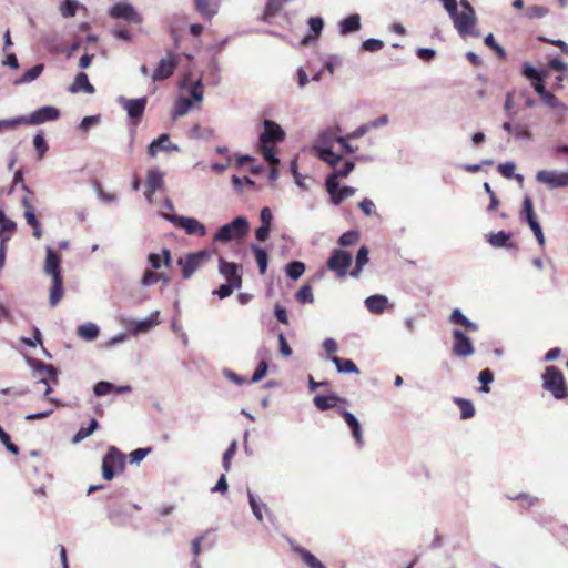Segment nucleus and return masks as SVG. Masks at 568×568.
Here are the masks:
<instances>
[{
  "instance_id": "nucleus-43",
  "label": "nucleus",
  "mask_w": 568,
  "mask_h": 568,
  "mask_svg": "<svg viewBox=\"0 0 568 568\" xmlns=\"http://www.w3.org/2000/svg\"><path fill=\"white\" fill-rule=\"evenodd\" d=\"M44 69L43 64H37L31 69L27 70L19 82H31L40 77Z\"/></svg>"
},
{
  "instance_id": "nucleus-62",
  "label": "nucleus",
  "mask_w": 568,
  "mask_h": 568,
  "mask_svg": "<svg viewBox=\"0 0 568 568\" xmlns=\"http://www.w3.org/2000/svg\"><path fill=\"white\" fill-rule=\"evenodd\" d=\"M151 452V448H138L130 453L131 463H140Z\"/></svg>"
},
{
  "instance_id": "nucleus-15",
  "label": "nucleus",
  "mask_w": 568,
  "mask_h": 568,
  "mask_svg": "<svg viewBox=\"0 0 568 568\" xmlns=\"http://www.w3.org/2000/svg\"><path fill=\"white\" fill-rule=\"evenodd\" d=\"M240 265L226 262L224 258H220V273L226 278L227 283L235 285V287H241L242 285V275L240 273Z\"/></svg>"
},
{
  "instance_id": "nucleus-50",
  "label": "nucleus",
  "mask_w": 568,
  "mask_h": 568,
  "mask_svg": "<svg viewBox=\"0 0 568 568\" xmlns=\"http://www.w3.org/2000/svg\"><path fill=\"white\" fill-rule=\"evenodd\" d=\"M261 150L264 159L272 165H276L280 163V160L275 155V150L273 146H268V144L261 143Z\"/></svg>"
},
{
  "instance_id": "nucleus-47",
  "label": "nucleus",
  "mask_w": 568,
  "mask_h": 568,
  "mask_svg": "<svg viewBox=\"0 0 568 568\" xmlns=\"http://www.w3.org/2000/svg\"><path fill=\"white\" fill-rule=\"evenodd\" d=\"M26 122V116H18L14 119L0 120V132L4 130H14Z\"/></svg>"
},
{
  "instance_id": "nucleus-2",
  "label": "nucleus",
  "mask_w": 568,
  "mask_h": 568,
  "mask_svg": "<svg viewBox=\"0 0 568 568\" xmlns=\"http://www.w3.org/2000/svg\"><path fill=\"white\" fill-rule=\"evenodd\" d=\"M248 222L244 216L235 217L231 223L221 226L213 236L214 242L240 240L248 232Z\"/></svg>"
},
{
  "instance_id": "nucleus-1",
  "label": "nucleus",
  "mask_w": 568,
  "mask_h": 568,
  "mask_svg": "<svg viewBox=\"0 0 568 568\" xmlns=\"http://www.w3.org/2000/svg\"><path fill=\"white\" fill-rule=\"evenodd\" d=\"M542 387L550 392L556 399L568 397V386L562 372L556 366H547L542 374Z\"/></svg>"
},
{
  "instance_id": "nucleus-51",
  "label": "nucleus",
  "mask_w": 568,
  "mask_h": 568,
  "mask_svg": "<svg viewBox=\"0 0 568 568\" xmlns=\"http://www.w3.org/2000/svg\"><path fill=\"white\" fill-rule=\"evenodd\" d=\"M523 74L530 79V80H537L539 78H545L547 75V72L545 71H538L532 65L526 63L523 68Z\"/></svg>"
},
{
  "instance_id": "nucleus-7",
  "label": "nucleus",
  "mask_w": 568,
  "mask_h": 568,
  "mask_svg": "<svg viewBox=\"0 0 568 568\" xmlns=\"http://www.w3.org/2000/svg\"><path fill=\"white\" fill-rule=\"evenodd\" d=\"M176 227L185 231L189 235L205 236L206 227L199 220L189 216L170 215L168 216Z\"/></svg>"
},
{
  "instance_id": "nucleus-35",
  "label": "nucleus",
  "mask_w": 568,
  "mask_h": 568,
  "mask_svg": "<svg viewBox=\"0 0 568 568\" xmlns=\"http://www.w3.org/2000/svg\"><path fill=\"white\" fill-rule=\"evenodd\" d=\"M305 271V265L302 262L294 261L287 264L286 266V274L292 280H297L303 275Z\"/></svg>"
},
{
  "instance_id": "nucleus-53",
  "label": "nucleus",
  "mask_w": 568,
  "mask_h": 568,
  "mask_svg": "<svg viewBox=\"0 0 568 568\" xmlns=\"http://www.w3.org/2000/svg\"><path fill=\"white\" fill-rule=\"evenodd\" d=\"M162 274H158L151 270H146L142 276L141 284L143 286H151L161 281Z\"/></svg>"
},
{
  "instance_id": "nucleus-21",
  "label": "nucleus",
  "mask_w": 568,
  "mask_h": 568,
  "mask_svg": "<svg viewBox=\"0 0 568 568\" xmlns=\"http://www.w3.org/2000/svg\"><path fill=\"white\" fill-rule=\"evenodd\" d=\"M341 415L343 416L347 426L351 428L352 435L355 438L356 443L358 445H363V434L361 429V424L357 420V418L352 413L345 409H341Z\"/></svg>"
},
{
  "instance_id": "nucleus-3",
  "label": "nucleus",
  "mask_w": 568,
  "mask_h": 568,
  "mask_svg": "<svg viewBox=\"0 0 568 568\" xmlns=\"http://www.w3.org/2000/svg\"><path fill=\"white\" fill-rule=\"evenodd\" d=\"M125 455L114 446L108 449L102 460V477L111 480L118 473L124 470Z\"/></svg>"
},
{
  "instance_id": "nucleus-27",
  "label": "nucleus",
  "mask_w": 568,
  "mask_h": 568,
  "mask_svg": "<svg viewBox=\"0 0 568 568\" xmlns=\"http://www.w3.org/2000/svg\"><path fill=\"white\" fill-rule=\"evenodd\" d=\"M449 322L454 325L463 326L467 332L474 333L478 329L477 325L470 322L458 308H455L450 316Z\"/></svg>"
},
{
  "instance_id": "nucleus-36",
  "label": "nucleus",
  "mask_w": 568,
  "mask_h": 568,
  "mask_svg": "<svg viewBox=\"0 0 568 568\" xmlns=\"http://www.w3.org/2000/svg\"><path fill=\"white\" fill-rule=\"evenodd\" d=\"M191 106H192L191 99L180 98L174 105V111H173L174 118L183 116L184 114H186L189 112Z\"/></svg>"
},
{
  "instance_id": "nucleus-22",
  "label": "nucleus",
  "mask_w": 568,
  "mask_h": 568,
  "mask_svg": "<svg viewBox=\"0 0 568 568\" xmlns=\"http://www.w3.org/2000/svg\"><path fill=\"white\" fill-rule=\"evenodd\" d=\"M146 106V98L128 100L124 104V109L126 110L130 118L139 120L144 113Z\"/></svg>"
},
{
  "instance_id": "nucleus-18",
  "label": "nucleus",
  "mask_w": 568,
  "mask_h": 568,
  "mask_svg": "<svg viewBox=\"0 0 568 568\" xmlns=\"http://www.w3.org/2000/svg\"><path fill=\"white\" fill-rule=\"evenodd\" d=\"M565 179V173H557L555 171L542 170L537 173V181L549 184L551 187L568 186V182Z\"/></svg>"
},
{
  "instance_id": "nucleus-10",
  "label": "nucleus",
  "mask_w": 568,
  "mask_h": 568,
  "mask_svg": "<svg viewBox=\"0 0 568 568\" xmlns=\"http://www.w3.org/2000/svg\"><path fill=\"white\" fill-rule=\"evenodd\" d=\"M31 366L33 367L34 371L38 372V374L40 376V383H43L44 385H47V388L44 390V396L47 398H49V395L52 392V388L49 386V383L50 382H53V383L58 382V372H57V369L52 365L44 364L43 362H41L39 359H32L31 361Z\"/></svg>"
},
{
  "instance_id": "nucleus-38",
  "label": "nucleus",
  "mask_w": 568,
  "mask_h": 568,
  "mask_svg": "<svg viewBox=\"0 0 568 568\" xmlns=\"http://www.w3.org/2000/svg\"><path fill=\"white\" fill-rule=\"evenodd\" d=\"M79 8V3L75 0H64L60 6V12L64 18L74 17L77 10Z\"/></svg>"
},
{
  "instance_id": "nucleus-13",
  "label": "nucleus",
  "mask_w": 568,
  "mask_h": 568,
  "mask_svg": "<svg viewBox=\"0 0 568 568\" xmlns=\"http://www.w3.org/2000/svg\"><path fill=\"white\" fill-rule=\"evenodd\" d=\"M285 138L283 129L271 120L264 121V131L260 136V143L268 144L282 142Z\"/></svg>"
},
{
  "instance_id": "nucleus-17",
  "label": "nucleus",
  "mask_w": 568,
  "mask_h": 568,
  "mask_svg": "<svg viewBox=\"0 0 568 568\" xmlns=\"http://www.w3.org/2000/svg\"><path fill=\"white\" fill-rule=\"evenodd\" d=\"M21 204L24 207L23 215L26 217L27 223L33 227V235L37 239H40L41 237V225L36 216L34 207H33L31 201L27 196H23L21 200Z\"/></svg>"
},
{
  "instance_id": "nucleus-5",
  "label": "nucleus",
  "mask_w": 568,
  "mask_h": 568,
  "mask_svg": "<svg viewBox=\"0 0 568 568\" xmlns=\"http://www.w3.org/2000/svg\"><path fill=\"white\" fill-rule=\"evenodd\" d=\"M449 16L454 21L455 28L462 37H478V34H474V27L476 22L474 10H458V8H456L455 12L449 13Z\"/></svg>"
},
{
  "instance_id": "nucleus-63",
  "label": "nucleus",
  "mask_w": 568,
  "mask_h": 568,
  "mask_svg": "<svg viewBox=\"0 0 568 568\" xmlns=\"http://www.w3.org/2000/svg\"><path fill=\"white\" fill-rule=\"evenodd\" d=\"M548 13V9L541 6H532L528 8L527 14L530 18H542Z\"/></svg>"
},
{
  "instance_id": "nucleus-14",
  "label": "nucleus",
  "mask_w": 568,
  "mask_h": 568,
  "mask_svg": "<svg viewBox=\"0 0 568 568\" xmlns=\"http://www.w3.org/2000/svg\"><path fill=\"white\" fill-rule=\"evenodd\" d=\"M110 16L115 19H123L132 23H141L142 18L135 9L128 3H116L110 9Z\"/></svg>"
},
{
  "instance_id": "nucleus-37",
  "label": "nucleus",
  "mask_w": 568,
  "mask_h": 568,
  "mask_svg": "<svg viewBox=\"0 0 568 568\" xmlns=\"http://www.w3.org/2000/svg\"><path fill=\"white\" fill-rule=\"evenodd\" d=\"M99 424L95 419H91L88 427H81L78 433L73 437V443H79L90 436L97 428Z\"/></svg>"
},
{
  "instance_id": "nucleus-8",
  "label": "nucleus",
  "mask_w": 568,
  "mask_h": 568,
  "mask_svg": "<svg viewBox=\"0 0 568 568\" xmlns=\"http://www.w3.org/2000/svg\"><path fill=\"white\" fill-rule=\"evenodd\" d=\"M326 190L331 196L332 203L341 204L344 200L355 194V189L351 186H339L336 174H331L326 179Z\"/></svg>"
},
{
  "instance_id": "nucleus-34",
  "label": "nucleus",
  "mask_w": 568,
  "mask_h": 568,
  "mask_svg": "<svg viewBox=\"0 0 568 568\" xmlns=\"http://www.w3.org/2000/svg\"><path fill=\"white\" fill-rule=\"evenodd\" d=\"M284 3V0H267L264 10V20L270 21L274 18L280 12Z\"/></svg>"
},
{
  "instance_id": "nucleus-28",
  "label": "nucleus",
  "mask_w": 568,
  "mask_h": 568,
  "mask_svg": "<svg viewBox=\"0 0 568 568\" xmlns=\"http://www.w3.org/2000/svg\"><path fill=\"white\" fill-rule=\"evenodd\" d=\"M361 29V18L359 14L354 13L345 18L339 23V32L345 36Z\"/></svg>"
},
{
  "instance_id": "nucleus-54",
  "label": "nucleus",
  "mask_w": 568,
  "mask_h": 568,
  "mask_svg": "<svg viewBox=\"0 0 568 568\" xmlns=\"http://www.w3.org/2000/svg\"><path fill=\"white\" fill-rule=\"evenodd\" d=\"M384 48V42L378 39H367L363 41L362 49L368 52H375Z\"/></svg>"
},
{
  "instance_id": "nucleus-24",
  "label": "nucleus",
  "mask_w": 568,
  "mask_h": 568,
  "mask_svg": "<svg viewBox=\"0 0 568 568\" xmlns=\"http://www.w3.org/2000/svg\"><path fill=\"white\" fill-rule=\"evenodd\" d=\"M163 185V174L155 170H150L146 175L145 195L151 197Z\"/></svg>"
},
{
  "instance_id": "nucleus-19",
  "label": "nucleus",
  "mask_w": 568,
  "mask_h": 568,
  "mask_svg": "<svg viewBox=\"0 0 568 568\" xmlns=\"http://www.w3.org/2000/svg\"><path fill=\"white\" fill-rule=\"evenodd\" d=\"M220 3L221 0H195V9L205 20H211L217 13Z\"/></svg>"
},
{
  "instance_id": "nucleus-39",
  "label": "nucleus",
  "mask_w": 568,
  "mask_h": 568,
  "mask_svg": "<svg viewBox=\"0 0 568 568\" xmlns=\"http://www.w3.org/2000/svg\"><path fill=\"white\" fill-rule=\"evenodd\" d=\"M478 379L481 383L479 390L488 393V385L494 382V373L489 368H486L479 373Z\"/></svg>"
},
{
  "instance_id": "nucleus-40",
  "label": "nucleus",
  "mask_w": 568,
  "mask_h": 568,
  "mask_svg": "<svg viewBox=\"0 0 568 568\" xmlns=\"http://www.w3.org/2000/svg\"><path fill=\"white\" fill-rule=\"evenodd\" d=\"M359 240V233L356 231H348L341 235L338 243L341 246L355 245Z\"/></svg>"
},
{
  "instance_id": "nucleus-49",
  "label": "nucleus",
  "mask_w": 568,
  "mask_h": 568,
  "mask_svg": "<svg viewBox=\"0 0 568 568\" xmlns=\"http://www.w3.org/2000/svg\"><path fill=\"white\" fill-rule=\"evenodd\" d=\"M248 499H250V505H251V508L253 510V514L255 515V517L262 521L263 519V513L262 510L263 509H267V506L265 504H258L256 498L254 497L253 494L248 493Z\"/></svg>"
},
{
  "instance_id": "nucleus-31",
  "label": "nucleus",
  "mask_w": 568,
  "mask_h": 568,
  "mask_svg": "<svg viewBox=\"0 0 568 568\" xmlns=\"http://www.w3.org/2000/svg\"><path fill=\"white\" fill-rule=\"evenodd\" d=\"M454 403L458 405L460 409V417L463 419H469L475 415V408L470 400L460 397H455Z\"/></svg>"
},
{
  "instance_id": "nucleus-30",
  "label": "nucleus",
  "mask_w": 568,
  "mask_h": 568,
  "mask_svg": "<svg viewBox=\"0 0 568 568\" xmlns=\"http://www.w3.org/2000/svg\"><path fill=\"white\" fill-rule=\"evenodd\" d=\"M252 251L255 256L256 264L258 266L260 273L265 274L268 265V255L266 251L257 245L252 246Z\"/></svg>"
},
{
  "instance_id": "nucleus-42",
  "label": "nucleus",
  "mask_w": 568,
  "mask_h": 568,
  "mask_svg": "<svg viewBox=\"0 0 568 568\" xmlns=\"http://www.w3.org/2000/svg\"><path fill=\"white\" fill-rule=\"evenodd\" d=\"M320 158L332 166H336L342 160V156L335 154L331 149L321 150Z\"/></svg>"
},
{
  "instance_id": "nucleus-59",
  "label": "nucleus",
  "mask_w": 568,
  "mask_h": 568,
  "mask_svg": "<svg viewBox=\"0 0 568 568\" xmlns=\"http://www.w3.org/2000/svg\"><path fill=\"white\" fill-rule=\"evenodd\" d=\"M113 388V385L109 382H99L95 384L94 386V394L97 396H104L106 394H109Z\"/></svg>"
},
{
  "instance_id": "nucleus-12",
  "label": "nucleus",
  "mask_w": 568,
  "mask_h": 568,
  "mask_svg": "<svg viewBox=\"0 0 568 568\" xmlns=\"http://www.w3.org/2000/svg\"><path fill=\"white\" fill-rule=\"evenodd\" d=\"M60 116V111L55 106L47 105L42 106L29 116H26L23 124H40L47 121H54Z\"/></svg>"
},
{
  "instance_id": "nucleus-48",
  "label": "nucleus",
  "mask_w": 568,
  "mask_h": 568,
  "mask_svg": "<svg viewBox=\"0 0 568 568\" xmlns=\"http://www.w3.org/2000/svg\"><path fill=\"white\" fill-rule=\"evenodd\" d=\"M516 165L514 163H505L499 164V173L507 179L516 178L520 183L523 182V176L517 174L515 175Z\"/></svg>"
},
{
  "instance_id": "nucleus-33",
  "label": "nucleus",
  "mask_w": 568,
  "mask_h": 568,
  "mask_svg": "<svg viewBox=\"0 0 568 568\" xmlns=\"http://www.w3.org/2000/svg\"><path fill=\"white\" fill-rule=\"evenodd\" d=\"M78 335L85 341H93L99 335V327L92 323L80 325L78 327Z\"/></svg>"
},
{
  "instance_id": "nucleus-26",
  "label": "nucleus",
  "mask_w": 568,
  "mask_h": 568,
  "mask_svg": "<svg viewBox=\"0 0 568 568\" xmlns=\"http://www.w3.org/2000/svg\"><path fill=\"white\" fill-rule=\"evenodd\" d=\"M63 281L62 275H55L54 278H52V284L50 287V297L49 302L52 307L57 306L59 302L63 297Z\"/></svg>"
},
{
  "instance_id": "nucleus-60",
  "label": "nucleus",
  "mask_w": 568,
  "mask_h": 568,
  "mask_svg": "<svg viewBox=\"0 0 568 568\" xmlns=\"http://www.w3.org/2000/svg\"><path fill=\"white\" fill-rule=\"evenodd\" d=\"M354 169L353 161H346L342 168L335 169L332 174H336V180L341 178H346Z\"/></svg>"
},
{
  "instance_id": "nucleus-61",
  "label": "nucleus",
  "mask_w": 568,
  "mask_h": 568,
  "mask_svg": "<svg viewBox=\"0 0 568 568\" xmlns=\"http://www.w3.org/2000/svg\"><path fill=\"white\" fill-rule=\"evenodd\" d=\"M235 285L231 283L222 284L217 290L213 291V294L217 295L220 298H225L230 296L234 291Z\"/></svg>"
},
{
  "instance_id": "nucleus-55",
  "label": "nucleus",
  "mask_w": 568,
  "mask_h": 568,
  "mask_svg": "<svg viewBox=\"0 0 568 568\" xmlns=\"http://www.w3.org/2000/svg\"><path fill=\"white\" fill-rule=\"evenodd\" d=\"M267 369H268L267 363L265 361L260 362V364L257 365V367L252 376V382L256 383V382L262 381L266 376Z\"/></svg>"
},
{
  "instance_id": "nucleus-32",
  "label": "nucleus",
  "mask_w": 568,
  "mask_h": 568,
  "mask_svg": "<svg viewBox=\"0 0 568 568\" xmlns=\"http://www.w3.org/2000/svg\"><path fill=\"white\" fill-rule=\"evenodd\" d=\"M368 262V248L366 246H361L357 251L356 255V266L353 271H351V275L353 277H358L362 268Z\"/></svg>"
},
{
  "instance_id": "nucleus-16",
  "label": "nucleus",
  "mask_w": 568,
  "mask_h": 568,
  "mask_svg": "<svg viewBox=\"0 0 568 568\" xmlns=\"http://www.w3.org/2000/svg\"><path fill=\"white\" fill-rule=\"evenodd\" d=\"M313 403L318 410L324 412L331 408H336L339 405H346L347 400L336 394H329L326 396L316 395L313 399Z\"/></svg>"
},
{
  "instance_id": "nucleus-25",
  "label": "nucleus",
  "mask_w": 568,
  "mask_h": 568,
  "mask_svg": "<svg viewBox=\"0 0 568 568\" xmlns=\"http://www.w3.org/2000/svg\"><path fill=\"white\" fill-rule=\"evenodd\" d=\"M44 271L48 275H51L52 278H54L55 275H61L60 257L50 247L47 250Z\"/></svg>"
},
{
  "instance_id": "nucleus-6",
  "label": "nucleus",
  "mask_w": 568,
  "mask_h": 568,
  "mask_svg": "<svg viewBox=\"0 0 568 568\" xmlns=\"http://www.w3.org/2000/svg\"><path fill=\"white\" fill-rule=\"evenodd\" d=\"M352 264L351 253L335 248L332 251L331 256L327 260V268L336 274L338 278L346 276L347 271Z\"/></svg>"
},
{
  "instance_id": "nucleus-44",
  "label": "nucleus",
  "mask_w": 568,
  "mask_h": 568,
  "mask_svg": "<svg viewBox=\"0 0 568 568\" xmlns=\"http://www.w3.org/2000/svg\"><path fill=\"white\" fill-rule=\"evenodd\" d=\"M300 554L304 562L311 568H325L324 565L308 550L301 549Z\"/></svg>"
},
{
  "instance_id": "nucleus-52",
  "label": "nucleus",
  "mask_w": 568,
  "mask_h": 568,
  "mask_svg": "<svg viewBox=\"0 0 568 568\" xmlns=\"http://www.w3.org/2000/svg\"><path fill=\"white\" fill-rule=\"evenodd\" d=\"M0 442L6 446V448L13 453H19V447L11 442L10 435L0 426Z\"/></svg>"
},
{
  "instance_id": "nucleus-45",
  "label": "nucleus",
  "mask_w": 568,
  "mask_h": 568,
  "mask_svg": "<svg viewBox=\"0 0 568 568\" xmlns=\"http://www.w3.org/2000/svg\"><path fill=\"white\" fill-rule=\"evenodd\" d=\"M168 140H169V135L168 134H162L158 139L153 140L151 142V144L148 146L149 154L151 156H154V155H156V153L160 150L165 149L163 143L166 142Z\"/></svg>"
},
{
  "instance_id": "nucleus-4",
  "label": "nucleus",
  "mask_w": 568,
  "mask_h": 568,
  "mask_svg": "<svg viewBox=\"0 0 568 568\" xmlns=\"http://www.w3.org/2000/svg\"><path fill=\"white\" fill-rule=\"evenodd\" d=\"M180 55L179 53L170 50L166 52L165 57H163L156 68L153 70L151 74V80L153 82H160L172 77L179 65Z\"/></svg>"
},
{
  "instance_id": "nucleus-58",
  "label": "nucleus",
  "mask_w": 568,
  "mask_h": 568,
  "mask_svg": "<svg viewBox=\"0 0 568 568\" xmlns=\"http://www.w3.org/2000/svg\"><path fill=\"white\" fill-rule=\"evenodd\" d=\"M190 94L192 97V102L193 101H202L203 99V84L201 82V80H197L191 88L190 90Z\"/></svg>"
},
{
  "instance_id": "nucleus-9",
  "label": "nucleus",
  "mask_w": 568,
  "mask_h": 568,
  "mask_svg": "<svg viewBox=\"0 0 568 568\" xmlns=\"http://www.w3.org/2000/svg\"><path fill=\"white\" fill-rule=\"evenodd\" d=\"M207 256L209 253L206 251H199L196 253L187 254L184 258H180L178 264L182 267L183 278H190L194 272L200 268Z\"/></svg>"
},
{
  "instance_id": "nucleus-11",
  "label": "nucleus",
  "mask_w": 568,
  "mask_h": 568,
  "mask_svg": "<svg viewBox=\"0 0 568 568\" xmlns=\"http://www.w3.org/2000/svg\"><path fill=\"white\" fill-rule=\"evenodd\" d=\"M454 344L453 353L458 357H467L474 354V345L469 337L465 335L460 329H454L453 332Z\"/></svg>"
},
{
  "instance_id": "nucleus-56",
  "label": "nucleus",
  "mask_w": 568,
  "mask_h": 568,
  "mask_svg": "<svg viewBox=\"0 0 568 568\" xmlns=\"http://www.w3.org/2000/svg\"><path fill=\"white\" fill-rule=\"evenodd\" d=\"M33 145L38 151L40 158H42L44 153L48 151V144L45 142V139L41 134H37L33 138Z\"/></svg>"
},
{
  "instance_id": "nucleus-20",
  "label": "nucleus",
  "mask_w": 568,
  "mask_h": 568,
  "mask_svg": "<svg viewBox=\"0 0 568 568\" xmlns=\"http://www.w3.org/2000/svg\"><path fill=\"white\" fill-rule=\"evenodd\" d=\"M388 298L384 295H371L365 300V306L373 314H382L388 307Z\"/></svg>"
},
{
  "instance_id": "nucleus-41",
  "label": "nucleus",
  "mask_w": 568,
  "mask_h": 568,
  "mask_svg": "<svg viewBox=\"0 0 568 568\" xmlns=\"http://www.w3.org/2000/svg\"><path fill=\"white\" fill-rule=\"evenodd\" d=\"M296 300L302 303H313L314 296L310 285H303L296 293Z\"/></svg>"
},
{
  "instance_id": "nucleus-29",
  "label": "nucleus",
  "mask_w": 568,
  "mask_h": 568,
  "mask_svg": "<svg viewBox=\"0 0 568 568\" xmlns=\"http://www.w3.org/2000/svg\"><path fill=\"white\" fill-rule=\"evenodd\" d=\"M331 359L335 364L337 372L359 374V369L352 359L337 356H332Z\"/></svg>"
},
{
  "instance_id": "nucleus-23",
  "label": "nucleus",
  "mask_w": 568,
  "mask_h": 568,
  "mask_svg": "<svg viewBox=\"0 0 568 568\" xmlns=\"http://www.w3.org/2000/svg\"><path fill=\"white\" fill-rule=\"evenodd\" d=\"M69 91L71 93L83 91L85 93L92 94L94 92V87L90 83L87 73L80 72L77 74L73 83L69 87Z\"/></svg>"
},
{
  "instance_id": "nucleus-64",
  "label": "nucleus",
  "mask_w": 568,
  "mask_h": 568,
  "mask_svg": "<svg viewBox=\"0 0 568 568\" xmlns=\"http://www.w3.org/2000/svg\"><path fill=\"white\" fill-rule=\"evenodd\" d=\"M278 343H280V352L283 356H290L292 355V348L290 347L285 336L281 333L278 335Z\"/></svg>"
},
{
  "instance_id": "nucleus-57",
  "label": "nucleus",
  "mask_w": 568,
  "mask_h": 568,
  "mask_svg": "<svg viewBox=\"0 0 568 568\" xmlns=\"http://www.w3.org/2000/svg\"><path fill=\"white\" fill-rule=\"evenodd\" d=\"M308 26L311 31L314 32V37L317 38L323 29L324 21L320 17H311L308 19Z\"/></svg>"
},
{
  "instance_id": "nucleus-46",
  "label": "nucleus",
  "mask_w": 568,
  "mask_h": 568,
  "mask_svg": "<svg viewBox=\"0 0 568 568\" xmlns=\"http://www.w3.org/2000/svg\"><path fill=\"white\" fill-rule=\"evenodd\" d=\"M237 444L235 440L232 442V444L229 446V448L223 454V460L222 465L225 471H229L231 468V460L234 457L236 453Z\"/></svg>"
}]
</instances>
